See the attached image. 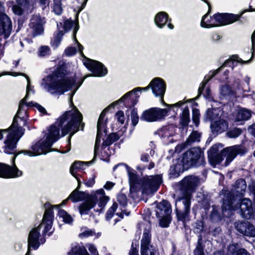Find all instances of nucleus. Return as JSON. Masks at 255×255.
I'll list each match as a JSON object with an SVG mask.
<instances>
[{
    "label": "nucleus",
    "instance_id": "nucleus-58",
    "mask_svg": "<svg viewBox=\"0 0 255 255\" xmlns=\"http://www.w3.org/2000/svg\"><path fill=\"white\" fill-rule=\"evenodd\" d=\"M39 240H28V251H30V248L33 250H37L40 246Z\"/></svg>",
    "mask_w": 255,
    "mask_h": 255
},
{
    "label": "nucleus",
    "instance_id": "nucleus-60",
    "mask_svg": "<svg viewBox=\"0 0 255 255\" xmlns=\"http://www.w3.org/2000/svg\"><path fill=\"white\" fill-rule=\"evenodd\" d=\"M44 207L45 209L44 213L47 215H50L54 216V210L52 205L48 201L45 202L44 204Z\"/></svg>",
    "mask_w": 255,
    "mask_h": 255
},
{
    "label": "nucleus",
    "instance_id": "nucleus-64",
    "mask_svg": "<svg viewBox=\"0 0 255 255\" xmlns=\"http://www.w3.org/2000/svg\"><path fill=\"white\" fill-rule=\"evenodd\" d=\"M77 49L75 47L69 46L65 49V53L67 56H72L77 53Z\"/></svg>",
    "mask_w": 255,
    "mask_h": 255
},
{
    "label": "nucleus",
    "instance_id": "nucleus-23",
    "mask_svg": "<svg viewBox=\"0 0 255 255\" xmlns=\"http://www.w3.org/2000/svg\"><path fill=\"white\" fill-rule=\"evenodd\" d=\"M171 19L169 17L167 13L165 11H160L158 12L155 16L154 22L156 26L160 28H162L166 24L167 22L168 27L170 29L174 28V25L171 23Z\"/></svg>",
    "mask_w": 255,
    "mask_h": 255
},
{
    "label": "nucleus",
    "instance_id": "nucleus-8",
    "mask_svg": "<svg viewBox=\"0 0 255 255\" xmlns=\"http://www.w3.org/2000/svg\"><path fill=\"white\" fill-rule=\"evenodd\" d=\"M9 129L10 132L4 140V145L2 147L3 152L7 154L14 153L17 143L25 131V129L21 128V126L11 128L10 126Z\"/></svg>",
    "mask_w": 255,
    "mask_h": 255
},
{
    "label": "nucleus",
    "instance_id": "nucleus-22",
    "mask_svg": "<svg viewBox=\"0 0 255 255\" xmlns=\"http://www.w3.org/2000/svg\"><path fill=\"white\" fill-rule=\"evenodd\" d=\"M149 86L155 97L164 96L166 85L165 82L162 78L157 77L153 79L149 83Z\"/></svg>",
    "mask_w": 255,
    "mask_h": 255
},
{
    "label": "nucleus",
    "instance_id": "nucleus-3",
    "mask_svg": "<svg viewBox=\"0 0 255 255\" xmlns=\"http://www.w3.org/2000/svg\"><path fill=\"white\" fill-rule=\"evenodd\" d=\"M68 75L67 67L63 63L59 64L53 73L48 76L49 83L47 85V90L52 94H56L59 95L71 90L75 87L76 90L82 85L88 75H86L76 82V74L73 77H67Z\"/></svg>",
    "mask_w": 255,
    "mask_h": 255
},
{
    "label": "nucleus",
    "instance_id": "nucleus-28",
    "mask_svg": "<svg viewBox=\"0 0 255 255\" xmlns=\"http://www.w3.org/2000/svg\"><path fill=\"white\" fill-rule=\"evenodd\" d=\"M10 165L0 162V177L2 178H13L18 177L13 173V168Z\"/></svg>",
    "mask_w": 255,
    "mask_h": 255
},
{
    "label": "nucleus",
    "instance_id": "nucleus-54",
    "mask_svg": "<svg viewBox=\"0 0 255 255\" xmlns=\"http://www.w3.org/2000/svg\"><path fill=\"white\" fill-rule=\"evenodd\" d=\"M205 223L203 220H197L195 223L194 232L197 234H201L203 231Z\"/></svg>",
    "mask_w": 255,
    "mask_h": 255
},
{
    "label": "nucleus",
    "instance_id": "nucleus-43",
    "mask_svg": "<svg viewBox=\"0 0 255 255\" xmlns=\"http://www.w3.org/2000/svg\"><path fill=\"white\" fill-rule=\"evenodd\" d=\"M58 215L63 219V221L66 224H71L73 222V219L71 216L64 209H59Z\"/></svg>",
    "mask_w": 255,
    "mask_h": 255
},
{
    "label": "nucleus",
    "instance_id": "nucleus-33",
    "mask_svg": "<svg viewBox=\"0 0 255 255\" xmlns=\"http://www.w3.org/2000/svg\"><path fill=\"white\" fill-rule=\"evenodd\" d=\"M84 163V161H75L71 166L70 172L71 175L75 178L82 176V175L78 174L77 171L83 170L85 169Z\"/></svg>",
    "mask_w": 255,
    "mask_h": 255
},
{
    "label": "nucleus",
    "instance_id": "nucleus-19",
    "mask_svg": "<svg viewBox=\"0 0 255 255\" xmlns=\"http://www.w3.org/2000/svg\"><path fill=\"white\" fill-rule=\"evenodd\" d=\"M216 27L225 26L237 21L240 16L238 14L230 13L217 12L214 14Z\"/></svg>",
    "mask_w": 255,
    "mask_h": 255
},
{
    "label": "nucleus",
    "instance_id": "nucleus-12",
    "mask_svg": "<svg viewBox=\"0 0 255 255\" xmlns=\"http://www.w3.org/2000/svg\"><path fill=\"white\" fill-rule=\"evenodd\" d=\"M25 104L19 101L18 110L11 125V128L20 126L21 128L27 127L28 129L30 130V127L27 123L29 114L27 110L25 109Z\"/></svg>",
    "mask_w": 255,
    "mask_h": 255
},
{
    "label": "nucleus",
    "instance_id": "nucleus-46",
    "mask_svg": "<svg viewBox=\"0 0 255 255\" xmlns=\"http://www.w3.org/2000/svg\"><path fill=\"white\" fill-rule=\"evenodd\" d=\"M139 241L138 240L134 239L132 240L130 250L128 253L129 255H139L138 253Z\"/></svg>",
    "mask_w": 255,
    "mask_h": 255
},
{
    "label": "nucleus",
    "instance_id": "nucleus-38",
    "mask_svg": "<svg viewBox=\"0 0 255 255\" xmlns=\"http://www.w3.org/2000/svg\"><path fill=\"white\" fill-rule=\"evenodd\" d=\"M205 245L203 242V238L201 235L198 236V241L195 249L193 251L194 255H205L204 249Z\"/></svg>",
    "mask_w": 255,
    "mask_h": 255
},
{
    "label": "nucleus",
    "instance_id": "nucleus-16",
    "mask_svg": "<svg viewBox=\"0 0 255 255\" xmlns=\"http://www.w3.org/2000/svg\"><path fill=\"white\" fill-rule=\"evenodd\" d=\"M105 116L104 112H101L97 123V132L94 147V153L96 154H98L103 133L104 132L105 135L107 134L108 119H105Z\"/></svg>",
    "mask_w": 255,
    "mask_h": 255
},
{
    "label": "nucleus",
    "instance_id": "nucleus-49",
    "mask_svg": "<svg viewBox=\"0 0 255 255\" xmlns=\"http://www.w3.org/2000/svg\"><path fill=\"white\" fill-rule=\"evenodd\" d=\"M72 251V255H90L84 246H76Z\"/></svg>",
    "mask_w": 255,
    "mask_h": 255
},
{
    "label": "nucleus",
    "instance_id": "nucleus-41",
    "mask_svg": "<svg viewBox=\"0 0 255 255\" xmlns=\"http://www.w3.org/2000/svg\"><path fill=\"white\" fill-rule=\"evenodd\" d=\"M173 128L170 126H163L161 128L157 129L155 132V134H158L161 138H165L173 136V134L169 132L170 128Z\"/></svg>",
    "mask_w": 255,
    "mask_h": 255
},
{
    "label": "nucleus",
    "instance_id": "nucleus-44",
    "mask_svg": "<svg viewBox=\"0 0 255 255\" xmlns=\"http://www.w3.org/2000/svg\"><path fill=\"white\" fill-rule=\"evenodd\" d=\"M214 110L215 109L212 108H208L207 109L203 117L204 122H212L217 118V115L214 113Z\"/></svg>",
    "mask_w": 255,
    "mask_h": 255
},
{
    "label": "nucleus",
    "instance_id": "nucleus-62",
    "mask_svg": "<svg viewBox=\"0 0 255 255\" xmlns=\"http://www.w3.org/2000/svg\"><path fill=\"white\" fill-rule=\"evenodd\" d=\"M203 92L204 91H203V93L201 94V95H203L204 97L206 99L208 100L210 102H215L213 97L212 96L211 90L210 87H207L205 93L204 94H203Z\"/></svg>",
    "mask_w": 255,
    "mask_h": 255
},
{
    "label": "nucleus",
    "instance_id": "nucleus-24",
    "mask_svg": "<svg viewBox=\"0 0 255 255\" xmlns=\"http://www.w3.org/2000/svg\"><path fill=\"white\" fill-rule=\"evenodd\" d=\"M92 194H96L98 197L97 203L98 206L100 208V209H94V212H98L100 214L103 212L106 205L110 200V197L106 195L105 191L102 188L92 192Z\"/></svg>",
    "mask_w": 255,
    "mask_h": 255
},
{
    "label": "nucleus",
    "instance_id": "nucleus-34",
    "mask_svg": "<svg viewBox=\"0 0 255 255\" xmlns=\"http://www.w3.org/2000/svg\"><path fill=\"white\" fill-rule=\"evenodd\" d=\"M39 141H40L39 144L41 148V152H42V154H46V153L52 151L51 147L53 143L56 141V139L50 140L46 137L45 140H40Z\"/></svg>",
    "mask_w": 255,
    "mask_h": 255
},
{
    "label": "nucleus",
    "instance_id": "nucleus-26",
    "mask_svg": "<svg viewBox=\"0 0 255 255\" xmlns=\"http://www.w3.org/2000/svg\"><path fill=\"white\" fill-rule=\"evenodd\" d=\"M228 127V122L224 119H220L219 120L212 123L210 126L211 129L213 133L216 135L220 134L224 132Z\"/></svg>",
    "mask_w": 255,
    "mask_h": 255
},
{
    "label": "nucleus",
    "instance_id": "nucleus-14",
    "mask_svg": "<svg viewBox=\"0 0 255 255\" xmlns=\"http://www.w3.org/2000/svg\"><path fill=\"white\" fill-rule=\"evenodd\" d=\"M181 202L184 205V210H182L178 209L177 207L178 203L176 202L175 209L176 217L177 221L181 222L184 228L187 229L188 226L187 225V223L190 220V213L191 201L187 200H181Z\"/></svg>",
    "mask_w": 255,
    "mask_h": 255
},
{
    "label": "nucleus",
    "instance_id": "nucleus-51",
    "mask_svg": "<svg viewBox=\"0 0 255 255\" xmlns=\"http://www.w3.org/2000/svg\"><path fill=\"white\" fill-rule=\"evenodd\" d=\"M221 93L225 97L231 96L235 94V92L229 85H225L222 86L221 88Z\"/></svg>",
    "mask_w": 255,
    "mask_h": 255
},
{
    "label": "nucleus",
    "instance_id": "nucleus-30",
    "mask_svg": "<svg viewBox=\"0 0 255 255\" xmlns=\"http://www.w3.org/2000/svg\"><path fill=\"white\" fill-rule=\"evenodd\" d=\"M190 122V112L188 106H186L183 110L181 115L180 116L179 124L182 130L187 129L189 126V124ZM190 127L193 128L192 125H190Z\"/></svg>",
    "mask_w": 255,
    "mask_h": 255
},
{
    "label": "nucleus",
    "instance_id": "nucleus-5",
    "mask_svg": "<svg viewBox=\"0 0 255 255\" xmlns=\"http://www.w3.org/2000/svg\"><path fill=\"white\" fill-rule=\"evenodd\" d=\"M85 123H80L79 118L75 115L70 121H68L67 124L61 128V136L63 137L69 133L67 138V145L65 147H61L60 149H56L55 151L61 153H66L70 151L71 148V140L72 136L78 131H83L85 127Z\"/></svg>",
    "mask_w": 255,
    "mask_h": 255
},
{
    "label": "nucleus",
    "instance_id": "nucleus-11",
    "mask_svg": "<svg viewBox=\"0 0 255 255\" xmlns=\"http://www.w3.org/2000/svg\"><path fill=\"white\" fill-rule=\"evenodd\" d=\"M247 151L246 147L242 144H236L224 148L222 150V153L226 157L225 165H228L238 155H245Z\"/></svg>",
    "mask_w": 255,
    "mask_h": 255
},
{
    "label": "nucleus",
    "instance_id": "nucleus-2",
    "mask_svg": "<svg viewBox=\"0 0 255 255\" xmlns=\"http://www.w3.org/2000/svg\"><path fill=\"white\" fill-rule=\"evenodd\" d=\"M120 165H124L129 177V193L131 197L138 194L141 190L142 194L148 195L157 192L162 183V177L160 174H156L149 177L145 175L140 178L135 170L124 163H120L113 167L115 171Z\"/></svg>",
    "mask_w": 255,
    "mask_h": 255
},
{
    "label": "nucleus",
    "instance_id": "nucleus-9",
    "mask_svg": "<svg viewBox=\"0 0 255 255\" xmlns=\"http://www.w3.org/2000/svg\"><path fill=\"white\" fill-rule=\"evenodd\" d=\"M140 88H134L132 90L127 92L118 100L114 102L105 108L102 112L106 115L111 109H114L118 105L122 104L123 107L128 109L135 108L134 106L138 102L139 95H138Z\"/></svg>",
    "mask_w": 255,
    "mask_h": 255
},
{
    "label": "nucleus",
    "instance_id": "nucleus-4",
    "mask_svg": "<svg viewBox=\"0 0 255 255\" xmlns=\"http://www.w3.org/2000/svg\"><path fill=\"white\" fill-rule=\"evenodd\" d=\"M173 162L169 170V178H177L185 171L205 167L206 164L204 151L199 146L190 148L180 157L173 159Z\"/></svg>",
    "mask_w": 255,
    "mask_h": 255
},
{
    "label": "nucleus",
    "instance_id": "nucleus-63",
    "mask_svg": "<svg viewBox=\"0 0 255 255\" xmlns=\"http://www.w3.org/2000/svg\"><path fill=\"white\" fill-rule=\"evenodd\" d=\"M39 55L45 56L50 54V48L48 46H41L39 49Z\"/></svg>",
    "mask_w": 255,
    "mask_h": 255
},
{
    "label": "nucleus",
    "instance_id": "nucleus-18",
    "mask_svg": "<svg viewBox=\"0 0 255 255\" xmlns=\"http://www.w3.org/2000/svg\"><path fill=\"white\" fill-rule=\"evenodd\" d=\"M71 99L70 106L72 108V109L65 112L58 119V121H59L58 126L60 127H61L65 122L70 121L73 115H75L76 117L79 118L80 121V123H84L83 122V115L74 105L72 101V97H71Z\"/></svg>",
    "mask_w": 255,
    "mask_h": 255
},
{
    "label": "nucleus",
    "instance_id": "nucleus-1",
    "mask_svg": "<svg viewBox=\"0 0 255 255\" xmlns=\"http://www.w3.org/2000/svg\"><path fill=\"white\" fill-rule=\"evenodd\" d=\"M236 194L228 189H223L221 194L224 196L221 206L222 212L228 215L236 211L240 210L241 216L245 219H250L253 215L252 202L250 199L244 198V193L247 188L246 181L244 179H238L234 185Z\"/></svg>",
    "mask_w": 255,
    "mask_h": 255
},
{
    "label": "nucleus",
    "instance_id": "nucleus-27",
    "mask_svg": "<svg viewBox=\"0 0 255 255\" xmlns=\"http://www.w3.org/2000/svg\"><path fill=\"white\" fill-rule=\"evenodd\" d=\"M93 195L92 192L90 194L88 191L73 190L69 195V199H71V201L73 203H76L79 201H84Z\"/></svg>",
    "mask_w": 255,
    "mask_h": 255
},
{
    "label": "nucleus",
    "instance_id": "nucleus-40",
    "mask_svg": "<svg viewBox=\"0 0 255 255\" xmlns=\"http://www.w3.org/2000/svg\"><path fill=\"white\" fill-rule=\"evenodd\" d=\"M120 136L117 133L110 134L102 143V147H106L112 144L114 142L118 141Z\"/></svg>",
    "mask_w": 255,
    "mask_h": 255
},
{
    "label": "nucleus",
    "instance_id": "nucleus-48",
    "mask_svg": "<svg viewBox=\"0 0 255 255\" xmlns=\"http://www.w3.org/2000/svg\"><path fill=\"white\" fill-rule=\"evenodd\" d=\"M210 218L213 223H217L222 220V217L220 213L217 210L214 209L211 212Z\"/></svg>",
    "mask_w": 255,
    "mask_h": 255
},
{
    "label": "nucleus",
    "instance_id": "nucleus-35",
    "mask_svg": "<svg viewBox=\"0 0 255 255\" xmlns=\"http://www.w3.org/2000/svg\"><path fill=\"white\" fill-rule=\"evenodd\" d=\"M126 115L128 117V120H129V110L128 109L126 111ZM130 115L131 118V125L133 127H135L137 125L140 118L137 113V109L136 108H132L130 111Z\"/></svg>",
    "mask_w": 255,
    "mask_h": 255
},
{
    "label": "nucleus",
    "instance_id": "nucleus-13",
    "mask_svg": "<svg viewBox=\"0 0 255 255\" xmlns=\"http://www.w3.org/2000/svg\"><path fill=\"white\" fill-rule=\"evenodd\" d=\"M85 66L92 72V76L101 77L106 76L108 69L101 62L85 57Z\"/></svg>",
    "mask_w": 255,
    "mask_h": 255
},
{
    "label": "nucleus",
    "instance_id": "nucleus-31",
    "mask_svg": "<svg viewBox=\"0 0 255 255\" xmlns=\"http://www.w3.org/2000/svg\"><path fill=\"white\" fill-rule=\"evenodd\" d=\"M229 255H251L245 248L240 247L238 243L230 244L228 248Z\"/></svg>",
    "mask_w": 255,
    "mask_h": 255
},
{
    "label": "nucleus",
    "instance_id": "nucleus-25",
    "mask_svg": "<svg viewBox=\"0 0 255 255\" xmlns=\"http://www.w3.org/2000/svg\"><path fill=\"white\" fill-rule=\"evenodd\" d=\"M155 211L157 218L163 217V215L171 214L172 209L171 204L168 200L163 199L160 202L157 204Z\"/></svg>",
    "mask_w": 255,
    "mask_h": 255
},
{
    "label": "nucleus",
    "instance_id": "nucleus-20",
    "mask_svg": "<svg viewBox=\"0 0 255 255\" xmlns=\"http://www.w3.org/2000/svg\"><path fill=\"white\" fill-rule=\"evenodd\" d=\"M236 230L241 234L249 237H255V227L250 222L238 221L234 223Z\"/></svg>",
    "mask_w": 255,
    "mask_h": 255
},
{
    "label": "nucleus",
    "instance_id": "nucleus-10",
    "mask_svg": "<svg viewBox=\"0 0 255 255\" xmlns=\"http://www.w3.org/2000/svg\"><path fill=\"white\" fill-rule=\"evenodd\" d=\"M169 113V109L152 107L144 110L140 115V120L147 123L160 121L164 120Z\"/></svg>",
    "mask_w": 255,
    "mask_h": 255
},
{
    "label": "nucleus",
    "instance_id": "nucleus-45",
    "mask_svg": "<svg viewBox=\"0 0 255 255\" xmlns=\"http://www.w3.org/2000/svg\"><path fill=\"white\" fill-rule=\"evenodd\" d=\"M118 207V204L117 202H114L112 206L107 210L105 218L107 221H110L114 215Z\"/></svg>",
    "mask_w": 255,
    "mask_h": 255
},
{
    "label": "nucleus",
    "instance_id": "nucleus-6",
    "mask_svg": "<svg viewBox=\"0 0 255 255\" xmlns=\"http://www.w3.org/2000/svg\"><path fill=\"white\" fill-rule=\"evenodd\" d=\"M250 61L251 60L244 61L239 58L238 55H234L232 56V58L226 60L222 66L219 67L217 69L214 71H210L209 75H206L204 77L203 81L200 85L199 87V95L197 99L202 94L203 90H204L206 86L209 81L219 72L223 71L225 67H231L232 70H233L234 68L237 66V63H240L242 64H248L250 62Z\"/></svg>",
    "mask_w": 255,
    "mask_h": 255
},
{
    "label": "nucleus",
    "instance_id": "nucleus-52",
    "mask_svg": "<svg viewBox=\"0 0 255 255\" xmlns=\"http://www.w3.org/2000/svg\"><path fill=\"white\" fill-rule=\"evenodd\" d=\"M12 154L13 155V157L11 158V163L12 165L10 166L12 168H13V173L16 175H18V177H20L22 175V171L20 170L15 164V159L16 157L18 156L17 154L14 152V153Z\"/></svg>",
    "mask_w": 255,
    "mask_h": 255
},
{
    "label": "nucleus",
    "instance_id": "nucleus-55",
    "mask_svg": "<svg viewBox=\"0 0 255 255\" xmlns=\"http://www.w3.org/2000/svg\"><path fill=\"white\" fill-rule=\"evenodd\" d=\"M242 133V130L238 128H234L227 132L228 136L230 138H237Z\"/></svg>",
    "mask_w": 255,
    "mask_h": 255
},
{
    "label": "nucleus",
    "instance_id": "nucleus-61",
    "mask_svg": "<svg viewBox=\"0 0 255 255\" xmlns=\"http://www.w3.org/2000/svg\"><path fill=\"white\" fill-rule=\"evenodd\" d=\"M39 143L40 141H38L31 146V149H32L31 151L33 152L34 154H35V156L42 154Z\"/></svg>",
    "mask_w": 255,
    "mask_h": 255
},
{
    "label": "nucleus",
    "instance_id": "nucleus-7",
    "mask_svg": "<svg viewBox=\"0 0 255 255\" xmlns=\"http://www.w3.org/2000/svg\"><path fill=\"white\" fill-rule=\"evenodd\" d=\"M199 181V178L195 175L185 176L179 183L181 196L177 198L176 202H181V200L191 201L192 194L195 191Z\"/></svg>",
    "mask_w": 255,
    "mask_h": 255
},
{
    "label": "nucleus",
    "instance_id": "nucleus-59",
    "mask_svg": "<svg viewBox=\"0 0 255 255\" xmlns=\"http://www.w3.org/2000/svg\"><path fill=\"white\" fill-rule=\"evenodd\" d=\"M210 197L207 193H203L201 204L205 208H208L210 206Z\"/></svg>",
    "mask_w": 255,
    "mask_h": 255
},
{
    "label": "nucleus",
    "instance_id": "nucleus-56",
    "mask_svg": "<svg viewBox=\"0 0 255 255\" xmlns=\"http://www.w3.org/2000/svg\"><path fill=\"white\" fill-rule=\"evenodd\" d=\"M39 231L38 228L32 229L29 233L28 240H39L40 236Z\"/></svg>",
    "mask_w": 255,
    "mask_h": 255
},
{
    "label": "nucleus",
    "instance_id": "nucleus-42",
    "mask_svg": "<svg viewBox=\"0 0 255 255\" xmlns=\"http://www.w3.org/2000/svg\"><path fill=\"white\" fill-rule=\"evenodd\" d=\"M171 214H166L163 215V217H159V224L162 228H167L169 226L170 224L172 221Z\"/></svg>",
    "mask_w": 255,
    "mask_h": 255
},
{
    "label": "nucleus",
    "instance_id": "nucleus-15",
    "mask_svg": "<svg viewBox=\"0 0 255 255\" xmlns=\"http://www.w3.org/2000/svg\"><path fill=\"white\" fill-rule=\"evenodd\" d=\"M224 145L221 143H217L213 145L208 150V158L210 164L213 167L219 165L224 160V154H222V150L219 152L220 147H223Z\"/></svg>",
    "mask_w": 255,
    "mask_h": 255
},
{
    "label": "nucleus",
    "instance_id": "nucleus-32",
    "mask_svg": "<svg viewBox=\"0 0 255 255\" xmlns=\"http://www.w3.org/2000/svg\"><path fill=\"white\" fill-rule=\"evenodd\" d=\"M11 22L8 17L6 21L4 18H0V35L4 34L8 37L11 32Z\"/></svg>",
    "mask_w": 255,
    "mask_h": 255
},
{
    "label": "nucleus",
    "instance_id": "nucleus-21",
    "mask_svg": "<svg viewBox=\"0 0 255 255\" xmlns=\"http://www.w3.org/2000/svg\"><path fill=\"white\" fill-rule=\"evenodd\" d=\"M98 202V197L96 194L90 196L79 204L78 211L81 215H89L90 210L94 208Z\"/></svg>",
    "mask_w": 255,
    "mask_h": 255
},
{
    "label": "nucleus",
    "instance_id": "nucleus-57",
    "mask_svg": "<svg viewBox=\"0 0 255 255\" xmlns=\"http://www.w3.org/2000/svg\"><path fill=\"white\" fill-rule=\"evenodd\" d=\"M74 24L75 21L72 20L71 18L65 19L63 23L64 31L65 32L69 31L71 29Z\"/></svg>",
    "mask_w": 255,
    "mask_h": 255
},
{
    "label": "nucleus",
    "instance_id": "nucleus-29",
    "mask_svg": "<svg viewBox=\"0 0 255 255\" xmlns=\"http://www.w3.org/2000/svg\"><path fill=\"white\" fill-rule=\"evenodd\" d=\"M59 121L57 120V122L55 124L51 125L49 128L48 129V133L46 136V138L50 140H56V141L59 140L61 136L60 135V128H63V126L61 127L58 126Z\"/></svg>",
    "mask_w": 255,
    "mask_h": 255
},
{
    "label": "nucleus",
    "instance_id": "nucleus-53",
    "mask_svg": "<svg viewBox=\"0 0 255 255\" xmlns=\"http://www.w3.org/2000/svg\"><path fill=\"white\" fill-rule=\"evenodd\" d=\"M53 11L57 15H60L62 13L63 8L61 0H54Z\"/></svg>",
    "mask_w": 255,
    "mask_h": 255
},
{
    "label": "nucleus",
    "instance_id": "nucleus-39",
    "mask_svg": "<svg viewBox=\"0 0 255 255\" xmlns=\"http://www.w3.org/2000/svg\"><path fill=\"white\" fill-rule=\"evenodd\" d=\"M216 22L214 18V14L213 16H210L206 19H203V16H202L200 25L201 27L206 28H210L212 27H216Z\"/></svg>",
    "mask_w": 255,
    "mask_h": 255
},
{
    "label": "nucleus",
    "instance_id": "nucleus-50",
    "mask_svg": "<svg viewBox=\"0 0 255 255\" xmlns=\"http://www.w3.org/2000/svg\"><path fill=\"white\" fill-rule=\"evenodd\" d=\"M117 201L123 208H126L128 205V199L125 194L121 193L117 195Z\"/></svg>",
    "mask_w": 255,
    "mask_h": 255
},
{
    "label": "nucleus",
    "instance_id": "nucleus-47",
    "mask_svg": "<svg viewBox=\"0 0 255 255\" xmlns=\"http://www.w3.org/2000/svg\"><path fill=\"white\" fill-rule=\"evenodd\" d=\"M200 113L198 109L193 108L192 120L193 123L196 127H198L200 124Z\"/></svg>",
    "mask_w": 255,
    "mask_h": 255
},
{
    "label": "nucleus",
    "instance_id": "nucleus-17",
    "mask_svg": "<svg viewBox=\"0 0 255 255\" xmlns=\"http://www.w3.org/2000/svg\"><path fill=\"white\" fill-rule=\"evenodd\" d=\"M151 235L149 231L143 232L140 244L141 255H155V248L151 245Z\"/></svg>",
    "mask_w": 255,
    "mask_h": 255
},
{
    "label": "nucleus",
    "instance_id": "nucleus-36",
    "mask_svg": "<svg viewBox=\"0 0 255 255\" xmlns=\"http://www.w3.org/2000/svg\"><path fill=\"white\" fill-rule=\"evenodd\" d=\"M252 116V112L248 109H242L239 110L236 117L237 122L249 120Z\"/></svg>",
    "mask_w": 255,
    "mask_h": 255
},
{
    "label": "nucleus",
    "instance_id": "nucleus-37",
    "mask_svg": "<svg viewBox=\"0 0 255 255\" xmlns=\"http://www.w3.org/2000/svg\"><path fill=\"white\" fill-rule=\"evenodd\" d=\"M201 137V133L199 132L197 130H193L187 138L185 143L187 145H191L195 142H200Z\"/></svg>",
    "mask_w": 255,
    "mask_h": 255
}]
</instances>
